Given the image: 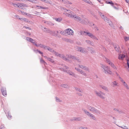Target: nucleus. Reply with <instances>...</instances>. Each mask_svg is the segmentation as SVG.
<instances>
[{"label": "nucleus", "instance_id": "f257e3e1", "mask_svg": "<svg viewBox=\"0 0 129 129\" xmlns=\"http://www.w3.org/2000/svg\"><path fill=\"white\" fill-rule=\"evenodd\" d=\"M80 33L81 35L84 36L87 35L92 39L95 40H98V39L95 36L91 33L83 31H81Z\"/></svg>", "mask_w": 129, "mask_h": 129}, {"label": "nucleus", "instance_id": "f03ea898", "mask_svg": "<svg viewBox=\"0 0 129 129\" xmlns=\"http://www.w3.org/2000/svg\"><path fill=\"white\" fill-rule=\"evenodd\" d=\"M96 95L99 97L100 98L104 100L106 98V94L105 93L101 91H94Z\"/></svg>", "mask_w": 129, "mask_h": 129}, {"label": "nucleus", "instance_id": "7ed1b4c3", "mask_svg": "<svg viewBox=\"0 0 129 129\" xmlns=\"http://www.w3.org/2000/svg\"><path fill=\"white\" fill-rule=\"evenodd\" d=\"M101 67L103 68L104 70V72L106 74H108L110 75L112 74V73L110 71L108 67L107 66L104 65L103 64H101Z\"/></svg>", "mask_w": 129, "mask_h": 129}, {"label": "nucleus", "instance_id": "20e7f679", "mask_svg": "<svg viewBox=\"0 0 129 129\" xmlns=\"http://www.w3.org/2000/svg\"><path fill=\"white\" fill-rule=\"evenodd\" d=\"M87 108L92 112L95 113L96 114H100V111L97 109L95 108L92 107L89 105L87 106Z\"/></svg>", "mask_w": 129, "mask_h": 129}, {"label": "nucleus", "instance_id": "39448f33", "mask_svg": "<svg viewBox=\"0 0 129 129\" xmlns=\"http://www.w3.org/2000/svg\"><path fill=\"white\" fill-rule=\"evenodd\" d=\"M105 60L107 63H108L110 66L114 69L117 70V67L109 59L106 57H105Z\"/></svg>", "mask_w": 129, "mask_h": 129}, {"label": "nucleus", "instance_id": "423d86ee", "mask_svg": "<svg viewBox=\"0 0 129 129\" xmlns=\"http://www.w3.org/2000/svg\"><path fill=\"white\" fill-rule=\"evenodd\" d=\"M64 12L63 14L66 16L72 18L73 15H72L73 12L70 10H68L66 9H64Z\"/></svg>", "mask_w": 129, "mask_h": 129}, {"label": "nucleus", "instance_id": "0eeeda50", "mask_svg": "<svg viewBox=\"0 0 129 129\" xmlns=\"http://www.w3.org/2000/svg\"><path fill=\"white\" fill-rule=\"evenodd\" d=\"M52 52H53V54L55 55L56 56H59L64 60H67L68 58H66L64 55L62 54H59L57 52L54 51L53 50V51H52Z\"/></svg>", "mask_w": 129, "mask_h": 129}, {"label": "nucleus", "instance_id": "6e6552de", "mask_svg": "<svg viewBox=\"0 0 129 129\" xmlns=\"http://www.w3.org/2000/svg\"><path fill=\"white\" fill-rule=\"evenodd\" d=\"M99 14L101 16V17L104 19L105 21L107 22L108 23H109V25L111 26H112V22L109 20V19L107 18L106 17L105 18L104 15L102 13H100Z\"/></svg>", "mask_w": 129, "mask_h": 129}, {"label": "nucleus", "instance_id": "1a4fd4ad", "mask_svg": "<svg viewBox=\"0 0 129 129\" xmlns=\"http://www.w3.org/2000/svg\"><path fill=\"white\" fill-rule=\"evenodd\" d=\"M68 69L69 68L68 67L65 66H64L63 69H61V70L62 71H64V72H65L67 73H68L70 75H71L72 76H74L75 75L73 72H72L71 71H67L66 70L64 69Z\"/></svg>", "mask_w": 129, "mask_h": 129}, {"label": "nucleus", "instance_id": "9d476101", "mask_svg": "<svg viewBox=\"0 0 129 129\" xmlns=\"http://www.w3.org/2000/svg\"><path fill=\"white\" fill-rule=\"evenodd\" d=\"M119 79L120 81L122 83V84L124 87L127 89H129V87L127 83L123 80V79L120 77H119Z\"/></svg>", "mask_w": 129, "mask_h": 129}, {"label": "nucleus", "instance_id": "9b49d317", "mask_svg": "<svg viewBox=\"0 0 129 129\" xmlns=\"http://www.w3.org/2000/svg\"><path fill=\"white\" fill-rule=\"evenodd\" d=\"M65 32L66 34L70 35H73L74 31L70 28H67L65 30Z\"/></svg>", "mask_w": 129, "mask_h": 129}, {"label": "nucleus", "instance_id": "f8f14e48", "mask_svg": "<svg viewBox=\"0 0 129 129\" xmlns=\"http://www.w3.org/2000/svg\"><path fill=\"white\" fill-rule=\"evenodd\" d=\"M75 69L77 70L78 72H79L82 75H83L85 76L86 77L87 76V74L84 71L79 69H78L76 68H75Z\"/></svg>", "mask_w": 129, "mask_h": 129}, {"label": "nucleus", "instance_id": "ddd939ff", "mask_svg": "<svg viewBox=\"0 0 129 129\" xmlns=\"http://www.w3.org/2000/svg\"><path fill=\"white\" fill-rule=\"evenodd\" d=\"M46 32L47 33H49L50 34H52V35H54V36H57V33H58V31H51L49 29H48Z\"/></svg>", "mask_w": 129, "mask_h": 129}, {"label": "nucleus", "instance_id": "4468645a", "mask_svg": "<svg viewBox=\"0 0 129 129\" xmlns=\"http://www.w3.org/2000/svg\"><path fill=\"white\" fill-rule=\"evenodd\" d=\"M67 57L68 58L70 59H73L74 60H76L78 61H79V59H78V58H76L74 56H72L71 55H66Z\"/></svg>", "mask_w": 129, "mask_h": 129}, {"label": "nucleus", "instance_id": "2eb2a0df", "mask_svg": "<svg viewBox=\"0 0 129 129\" xmlns=\"http://www.w3.org/2000/svg\"><path fill=\"white\" fill-rule=\"evenodd\" d=\"M74 18V19L77 21H80L81 20V18L79 16L76 15H73L72 18Z\"/></svg>", "mask_w": 129, "mask_h": 129}, {"label": "nucleus", "instance_id": "dca6fc26", "mask_svg": "<svg viewBox=\"0 0 129 129\" xmlns=\"http://www.w3.org/2000/svg\"><path fill=\"white\" fill-rule=\"evenodd\" d=\"M1 92L2 95L4 96H5L7 95V92L5 88L2 87L1 89Z\"/></svg>", "mask_w": 129, "mask_h": 129}, {"label": "nucleus", "instance_id": "f3484780", "mask_svg": "<svg viewBox=\"0 0 129 129\" xmlns=\"http://www.w3.org/2000/svg\"><path fill=\"white\" fill-rule=\"evenodd\" d=\"M87 115L93 120H96V118L94 115L90 112H89Z\"/></svg>", "mask_w": 129, "mask_h": 129}, {"label": "nucleus", "instance_id": "a211bd4d", "mask_svg": "<svg viewBox=\"0 0 129 129\" xmlns=\"http://www.w3.org/2000/svg\"><path fill=\"white\" fill-rule=\"evenodd\" d=\"M26 40L28 41L31 43H33L34 45H35V44H36V43H35V41L33 39H32L31 38H29V37H27L26 39Z\"/></svg>", "mask_w": 129, "mask_h": 129}, {"label": "nucleus", "instance_id": "6ab92c4d", "mask_svg": "<svg viewBox=\"0 0 129 129\" xmlns=\"http://www.w3.org/2000/svg\"><path fill=\"white\" fill-rule=\"evenodd\" d=\"M78 50L79 51H80L82 53H85L87 52L86 49L82 47H79L78 48Z\"/></svg>", "mask_w": 129, "mask_h": 129}, {"label": "nucleus", "instance_id": "aec40b11", "mask_svg": "<svg viewBox=\"0 0 129 129\" xmlns=\"http://www.w3.org/2000/svg\"><path fill=\"white\" fill-rule=\"evenodd\" d=\"M125 55L123 54H119L118 56V59L120 60H123L125 58Z\"/></svg>", "mask_w": 129, "mask_h": 129}, {"label": "nucleus", "instance_id": "412c9836", "mask_svg": "<svg viewBox=\"0 0 129 129\" xmlns=\"http://www.w3.org/2000/svg\"><path fill=\"white\" fill-rule=\"evenodd\" d=\"M44 57H45V58L47 59L48 61L51 62L52 63L55 64V61L53 60V59H52L49 57H47V56H44Z\"/></svg>", "mask_w": 129, "mask_h": 129}, {"label": "nucleus", "instance_id": "4be33fe9", "mask_svg": "<svg viewBox=\"0 0 129 129\" xmlns=\"http://www.w3.org/2000/svg\"><path fill=\"white\" fill-rule=\"evenodd\" d=\"M43 48L46 50H47L51 52L53 51V50L48 46L44 45Z\"/></svg>", "mask_w": 129, "mask_h": 129}, {"label": "nucleus", "instance_id": "5701e85b", "mask_svg": "<svg viewBox=\"0 0 129 129\" xmlns=\"http://www.w3.org/2000/svg\"><path fill=\"white\" fill-rule=\"evenodd\" d=\"M112 86L113 87L118 86V83L116 81H114L112 83Z\"/></svg>", "mask_w": 129, "mask_h": 129}, {"label": "nucleus", "instance_id": "b1692460", "mask_svg": "<svg viewBox=\"0 0 129 129\" xmlns=\"http://www.w3.org/2000/svg\"><path fill=\"white\" fill-rule=\"evenodd\" d=\"M99 86L100 88L103 89L104 90L107 91H108V89L106 87L102 85H100Z\"/></svg>", "mask_w": 129, "mask_h": 129}, {"label": "nucleus", "instance_id": "393cba45", "mask_svg": "<svg viewBox=\"0 0 129 129\" xmlns=\"http://www.w3.org/2000/svg\"><path fill=\"white\" fill-rule=\"evenodd\" d=\"M44 21V22L45 23H46L48 24L49 25H54V24L51 22L50 21Z\"/></svg>", "mask_w": 129, "mask_h": 129}, {"label": "nucleus", "instance_id": "a878e982", "mask_svg": "<svg viewBox=\"0 0 129 129\" xmlns=\"http://www.w3.org/2000/svg\"><path fill=\"white\" fill-rule=\"evenodd\" d=\"M81 119V118L80 117H75L73 119V120L76 121H80Z\"/></svg>", "mask_w": 129, "mask_h": 129}, {"label": "nucleus", "instance_id": "bb28decb", "mask_svg": "<svg viewBox=\"0 0 129 129\" xmlns=\"http://www.w3.org/2000/svg\"><path fill=\"white\" fill-rule=\"evenodd\" d=\"M35 45L37 47H40L41 48H43L44 47V45L42 44H35Z\"/></svg>", "mask_w": 129, "mask_h": 129}, {"label": "nucleus", "instance_id": "cd10ccee", "mask_svg": "<svg viewBox=\"0 0 129 129\" xmlns=\"http://www.w3.org/2000/svg\"><path fill=\"white\" fill-rule=\"evenodd\" d=\"M75 89L76 91H79L81 93H82L83 91L82 89H80V88H78L77 87H75Z\"/></svg>", "mask_w": 129, "mask_h": 129}, {"label": "nucleus", "instance_id": "c85d7f7f", "mask_svg": "<svg viewBox=\"0 0 129 129\" xmlns=\"http://www.w3.org/2000/svg\"><path fill=\"white\" fill-rule=\"evenodd\" d=\"M55 20L57 22H60L62 20V19L61 18H55Z\"/></svg>", "mask_w": 129, "mask_h": 129}, {"label": "nucleus", "instance_id": "c756f323", "mask_svg": "<svg viewBox=\"0 0 129 129\" xmlns=\"http://www.w3.org/2000/svg\"><path fill=\"white\" fill-rule=\"evenodd\" d=\"M40 62L41 63H43L45 65L47 64V63L44 60H43L42 58L40 59Z\"/></svg>", "mask_w": 129, "mask_h": 129}, {"label": "nucleus", "instance_id": "7c9ffc66", "mask_svg": "<svg viewBox=\"0 0 129 129\" xmlns=\"http://www.w3.org/2000/svg\"><path fill=\"white\" fill-rule=\"evenodd\" d=\"M82 110L84 112V113L87 115L89 112L87 110L85 109H82Z\"/></svg>", "mask_w": 129, "mask_h": 129}, {"label": "nucleus", "instance_id": "2f4dec72", "mask_svg": "<svg viewBox=\"0 0 129 129\" xmlns=\"http://www.w3.org/2000/svg\"><path fill=\"white\" fill-rule=\"evenodd\" d=\"M64 41H65L72 43L73 42L70 39H64Z\"/></svg>", "mask_w": 129, "mask_h": 129}, {"label": "nucleus", "instance_id": "473e14b6", "mask_svg": "<svg viewBox=\"0 0 129 129\" xmlns=\"http://www.w3.org/2000/svg\"><path fill=\"white\" fill-rule=\"evenodd\" d=\"M61 86L63 87L64 88H68V87L69 86L67 84H64L61 85Z\"/></svg>", "mask_w": 129, "mask_h": 129}, {"label": "nucleus", "instance_id": "72a5a7b5", "mask_svg": "<svg viewBox=\"0 0 129 129\" xmlns=\"http://www.w3.org/2000/svg\"><path fill=\"white\" fill-rule=\"evenodd\" d=\"M115 49L117 51H119L120 49L118 45L116 46L115 47Z\"/></svg>", "mask_w": 129, "mask_h": 129}, {"label": "nucleus", "instance_id": "f704fd0d", "mask_svg": "<svg viewBox=\"0 0 129 129\" xmlns=\"http://www.w3.org/2000/svg\"><path fill=\"white\" fill-rule=\"evenodd\" d=\"M83 70L86 71H89V69L86 66H84V68H83Z\"/></svg>", "mask_w": 129, "mask_h": 129}, {"label": "nucleus", "instance_id": "c9c22d12", "mask_svg": "<svg viewBox=\"0 0 129 129\" xmlns=\"http://www.w3.org/2000/svg\"><path fill=\"white\" fill-rule=\"evenodd\" d=\"M110 4L112 6H113L114 5H115L117 6H118V4H116V3L114 4L113 3V2L112 1H110Z\"/></svg>", "mask_w": 129, "mask_h": 129}, {"label": "nucleus", "instance_id": "e433bc0d", "mask_svg": "<svg viewBox=\"0 0 129 129\" xmlns=\"http://www.w3.org/2000/svg\"><path fill=\"white\" fill-rule=\"evenodd\" d=\"M62 2H64V3L65 4H71L72 3H70V2H69L68 1H67V0H62Z\"/></svg>", "mask_w": 129, "mask_h": 129}, {"label": "nucleus", "instance_id": "4c0bfd02", "mask_svg": "<svg viewBox=\"0 0 129 129\" xmlns=\"http://www.w3.org/2000/svg\"><path fill=\"white\" fill-rule=\"evenodd\" d=\"M17 5L18 7L20 8L22 7V3H18Z\"/></svg>", "mask_w": 129, "mask_h": 129}, {"label": "nucleus", "instance_id": "58836bf2", "mask_svg": "<svg viewBox=\"0 0 129 129\" xmlns=\"http://www.w3.org/2000/svg\"><path fill=\"white\" fill-rule=\"evenodd\" d=\"M119 127L124 129H128V128L125 126H119Z\"/></svg>", "mask_w": 129, "mask_h": 129}, {"label": "nucleus", "instance_id": "ea45409f", "mask_svg": "<svg viewBox=\"0 0 129 129\" xmlns=\"http://www.w3.org/2000/svg\"><path fill=\"white\" fill-rule=\"evenodd\" d=\"M78 66L79 68H81L82 69H83L84 66L82 65H78Z\"/></svg>", "mask_w": 129, "mask_h": 129}, {"label": "nucleus", "instance_id": "a19ab883", "mask_svg": "<svg viewBox=\"0 0 129 129\" xmlns=\"http://www.w3.org/2000/svg\"><path fill=\"white\" fill-rule=\"evenodd\" d=\"M36 51L41 54H42L43 53V52H41L38 49H37L36 51V50H34V51L36 52Z\"/></svg>", "mask_w": 129, "mask_h": 129}, {"label": "nucleus", "instance_id": "79ce46f5", "mask_svg": "<svg viewBox=\"0 0 129 129\" xmlns=\"http://www.w3.org/2000/svg\"><path fill=\"white\" fill-rule=\"evenodd\" d=\"M124 39L125 41H127L129 40V37H124Z\"/></svg>", "mask_w": 129, "mask_h": 129}, {"label": "nucleus", "instance_id": "37998d69", "mask_svg": "<svg viewBox=\"0 0 129 129\" xmlns=\"http://www.w3.org/2000/svg\"><path fill=\"white\" fill-rule=\"evenodd\" d=\"M36 6L37 7H38V9H46V8H45V7H42L40 6Z\"/></svg>", "mask_w": 129, "mask_h": 129}, {"label": "nucleus", "instance_id": "c03bdc74", "mask_svg": "<svg viewBox=\"0 0 129 129\" xmlns=\"http://www.w3.org/2000/svg\"><path fill=\"white\" fill-rule=\"evenodd\" d=\"M60 33L61 34L63 35H64L65 34H66V33H65V30L64 31H61L60 32Z\"/></svg>", "mask_w": 129, "mask_h": 129}, {"label": "nucleus", "instance_id": "a18cd8bd", "mask_svg": "<svg viewBox=\"0 0 129 129\" xmlns=\"http://www.w3.org/2000/svg\"><path fill=\"white\" fill-rule=\"evenodd\" d=\"M10 113L8 112V114L7 115V116L8 117V118H11V115L10 114Z\"/></svg>", "mask_w": 129, "mask_h": 129}, {"label": "nucleus", "instance_id": "49530a36", "mask_svg": "<svg viewBox=\"0 0 129 129\" xmlns=\"http://www.w3.org/2000/svg\"><path fill=\"white\" fill-rule=\"evenodd\" d=\"M116 10H118L119 9V8L118 7H116L114 5L112 6Z\"/></svg>", "mask_w": 129, "mask_h": 129}, {"label": "nucleus", "instance_id": "de8ad7c7", "mask_svg": "<svg viewBox=\"0 0 129 129\" xmlns=\"http://www.w3.org/2000/svg\"><path fill=\"white\" fill-rule=\"evenodd\" d=\"M22 7H28V6L22 3Z\"/></svg>", "mask_w": 129, "mask_h": 129}, {"label": "nucleus", "instance_id": "09e8293b", "mask_svg": "<svg viewBox=\"0 0 129 129\" xmlns=\"http://www.w3.org/2000/svg\"><path fill=\"white\" fill-rule=\"evenodd\" d=\"M56 101L57 102H60V101L59 99L58 98L56 97Z\"/></svg>", "mask_w": 129, "mask_h": 129}, {"label": "nucleus", "instance_id": "8fccbe9b", "mask_svg": "<svg viewBox=\"0 0 129 129\" xmlns=\"http://www.w3.org/2000/svg\"><path fill=\"white\" fill-rule=\"evenodd\" d=\"M86 42L88 44H90L91 43V42L90 41L87 40L86 41Z\"/></svg>", "mask_w": 129, "mask_h": 129}, {"label": "nucleus", "instance_id": "3c124183", "mask_svg": "<svg viewBox=\"0 0 129 129\" xmlns=\"http://www.w3.org/2000/svg\"><path fill=\"white\" fill-rule=\"evenodd\" d=\"M21 13L23 15H24L25 14L27 15V13H26L24 12H22V11H20Z\"/></svg>", "mask_w": 129, "mask_h": 129}, {"label": "nucleus", "instance_id": "603ef678", "mask_svg": "<svg viewBox=\"0 0 129 129\" xmlns=\"http://www.w3.org/2000/svg\"><path fill=\"white\" fill-rule=\"evenodd\" d=\"M13 4L14 7H18L17 4H15L14 3H13Z\"/></svg>", "mask_w": 129, "mask_h": 129}, {"label": "nucleus", "instance_id": "864d4df0", "mask_svg": "<svg viewBox=\"0 0 129 129\" xmlns=\"http://www.w3.org/2000/svg\"><path fill=\"white\" fill-rule=\"evenodd\" d=\"M36 1H34V0H29V2L32 3H35Z\"/></svg>", "mask_w": 129, "mask_h": 129}, {"label": "nucleus", "instance_id": "5fc2aeb1", "mask_svg": "<svg viewBox=\"0 0 129 129\" xmlns=\"http://www.w3.org/2000/svg\"><path fill=\"white\" fill-rule=\"evenodd\" d=\"M23 20L25 22H27L28 21L27 19L25 18H23Z\"/></svg>", "mask_w": 129, "mask_h": 129}, {"label": "nucleus", "instance_id": "6e6d98bb", "mask_svg": "<svg viewBox=\"0 0 129 129\" xmlns=\"http://www.w3.org/2000/svg\"><path fill=\"white\" fill-rule=\"evenodd\" d=\"M47 29H48L47 28H46L45 27L44 28V29H43V30L44 31L46 32Z\"/></svg>", "mask_w": 129, "mask_h": 129}, {"label": "nucleus", "instance_id": "4d7b16f0", "mask_svg": "<svg viewBox=\"0 0 129 129\" xmlns=\"http://www.w3.org/2000/svg\"><path fill=\"white\" fill-rule=\"evenodd\" d=\"M5 128L4 126H2L0 127V129H4Z\"/></svg>", "mask_w": 129, "mask_h": 129}, {"label": "nucleus", "instance_id": "13d9d810", "mask_svg": "<svg viewBox=\"0 0 129 129\" xmlns=\"http://www.w3.org/2000/svg\"><path fill=\"white\" fill-rule=\"evenodd\" d=\"M23 28H26V29H30L29 28V27H26V26H24L23 27Z\"/></svg>", "mask_w": 129, "mask_h": 129}, {"label": "nucleus", "instance_id": "bf43d9fd", "mask_svg": "<svg viewBox=\"0 0 129 129\" xmlns=\"http://www.w3.org/2000/svg\"><path fill=\"white\" fill-rule=\"evenodd\" d=\"M127 63L128 68H129V60H127Z\"/></svg>", "mask_w": 129, "mask_h": 129}, {"label": "nucleus", "instance_id": "052dcab7", "mask_svg": "<svg viewBox=\"0 0 129 129\" xmlns=\"http://www.w3.org/2000/svg\"><path fill=\"white\" fill-rule=\"evenodd\" d=\"M95 27V30H98V28L96 26L95 27Z\"/></svg>", "mask_w": 129, "mask_h": 129}, {"label": "nucleus", "instance_id": "680f3d73", "mask_svg": "<svg viewBox=\"0 0 129 129\" xmlns=\"http://www.w3.org/2000/svg\"><path fill=\"white\" fill-rule=\"evenodd\" d=\"M106 3L107 4H110V2H109L108 1H106Z\"/></svg>", "mask_w": 129, "mask_h": 129}, {"label": "nucleus", "instance_id": "e2e57ef3", "mask_svg": "<svg viewBox=\"0 0 129 129\" xmlns=\"http://www.w3.org/2000/svg\"><path fill=\"white\" fill-rule=\"evenodd\" d=\"M24 18H19V19L22 21V20H23V19Z\"/></svg>", "mask_w": 129, "mask_h": 129}, {"label": "nucleus", "instance_id": "0e129e2a", "mask_svg": "<svg viewBox=\"0 0 129 129\" xmlns=\"http://www.w3.org/2000/svg\"><path fill=\"white\" fill-rule=\"evenodd\" d=\"M78 94L79 95L82 96V94L80 93H78Z\"/></svg>", "mask_w": 129, "mask_h": 129}, {"label": "nucleus", "instance_id": "69168bd1", "mask_svg": "<svg viewBox=\"0 0 129 129\" xmlns=\"http://www.w3.org/2000/svg\"><path fill=\"white\" fill-rule=\"evenodd\" d=\"M16 17L17 18H18V19H19V16H18V15H16Z\"/></svg>", "mask_w": 129, "mask_h": 129}, {"label": "nucleus", "instance_id": "338daca9", "mask_svg": "<svg viewBox=\"0 0 129 129\" xmlns=\"http://www.w3.org/2000/svg\"><path fill=\"white\" fill-rule=\"evenodd\" d=\"M125 1H126V2L127 3H128V1L127 0H125Z\"/></svg>", "mask_w": 129, "mask_h": 129}, {"label": "nucleus", "instance_id": "774afa93", "mask_svg": "<svg viewBox=\"0 0 129 129\" xmlns=\"http://www.w3.org/2000/svg\"><path fill=\"white\" fill-rule=\"evenodd\" d=\"M98 1L99 2H100L101 1V0H98Z\"/></svg>", "mask_w": 129, "mask_h": 129}]
</instances>
